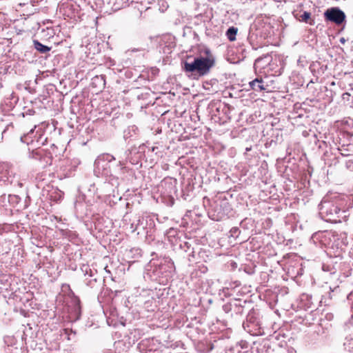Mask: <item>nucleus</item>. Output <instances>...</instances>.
<instances>
[{
  "mask_svg": "<svg viewBox=\"0 0 353 353\" xmlns=\"http://www.w3.org/2000/svg\"><path fill=\"white\" fill-rule=\"evenodd\" d=\"M351 205V199L347 195H326L319 205V214L327 222L341 223L347 220Z\"/></svg>",
  "mask_w": 353,
  "mask_h": 353,
  "instance_id": "f257e3e1",
  "label": "nucleus"
},
{
  "mask_svg": "<svg viewBox=\"0 0 353 353\" xmlns=\"http://www.w3.org/2000/svg\"><path fill=\"white\" fill-rule=\"evenodd\" d=\"M207 57H196L192 61H189L190 57L181 63L182 69L186 73L196 74L199 76H205L209 73L210 69L214 65V57L206 50Z\"/></svg>",
  "mask_w": 353,
  "mask_h": 353,
  "instance_id": "f03ea898",
  "label": "nucleus"
},
{
  "mask_svg": "<svg viewBox=\"0 0 353 353\" xmlns=\"http://www.w3.org/2000/svg\"><path fill=\"white\" fill-rule=\"evenodd\" d=\"M116 158L110 154H103L97 157L94 161V172L97 174H101L105 177H108L109 183L113 186H117L119 184V176L115 174H122L119 172V167L112 171L110 169V163L115 161Z\"/></svg>",
  "mask_w": 353,
  "mask_h": 353,
  "instance_id": "7ed1b4c3",
  "label": "nucleus"
},
{
  "mask_svg": "<svg viewBox=\"0 0 353 353\" xmlns=\"http://www.w3.org/2000/svg\"><path fill=\"white\" fill-rule=\"evenodd\" d=\"M324 17L326 21L333 22L336 25H341L345 19V14L339 8L334 7L325 10Z\"/></svg>",
  "mask_w": 353,
  "mask_h": 353,
  "instance_id": "20e7f679",
  "label": "nucleus"
},
{
  "mask_svg": "<svg viewBox=\"0 0 353 353\" xmlns=\"http://www.w3.org/2000/svg\"><path fill=\"white\" fill-rule=\"evenodd\" d=\"M159 272L165 277L172 276L173 273L175 272V266L172 260L169 257H163L161 259L159 264H157Z\"/></svg>",
  "mask_w": 353,
  "mask_h": 353,
  "instance_id": "39448f33",
  "label": "nucleus"
},
{
  "mask_svg": "<svg viewBox=\"0 0 353 353\" xmlns=\"http://www.w3.org/2000/svg\"><path fill=\"white\" fill-rule=\"evenodd\" d=\"M12 171L9 163L0 162V181L12 183Z\"/></svg>",
  "mask_w": 353,
  "mask_h": 353,
  "instance_id": "423d86ee",
  "label": "nucleus"
},
{
  "mask_svg": "<svg viewBox=\"0 0 353 353\" xmlns=\"http://www.w3.org/2000/svg\"><path fill=\"white\" fill-rule=\"evenodd\" d=\"M131 154V151L130 150H125L122 152L118 154L117 157L119 159V163L117 167H119V172L121 173H124L125 170V163L129 160L130 155Z\"/></svg>",
  "mask_w": 353,
  "mask_h": 353,
  "instance_id": "0eeeda50",
  "label": "nucleus"
},
{
  "mask_svg": "<svg viewBox=\"0 0 353 353\" xmlns=\"http://www.w3.org/2000/svg\"><path fill=\"white\" fill-rule=\"evenodd\" d=\"M252 90L256 92H261L267 90L268 85L264 82L262 78H256L249 83Z\"/></svg>",
  "mask_w": 353,
  "mask_h": 353,
  "instance_id": "6e6552de",
  "label": "nucleus"
},
{
  "mask_svg": "<svg viewBox=\"0 0 353 353\" xmlns=\"http://www.w3.org/2000/svg\"><path fill=\"white\" fill-rule=\"evenodd\" d=\"M92 87L97 88L100 90L104 88L105 85V76L97 75L92 79L91 83Z\"/></svg>",
  "mask_w": 353,
  "mask_h": 353,
  "instance_id": "1a4fd4ad",
  "label": "nucleus"
},
{
  "mask_svg": "<svg viewBox=\"0 0 353 353\" xmlns=\"http://www.w3.org/2000/svg\"><path fill=\"white\" fill-rule=\"evenodd\" d=\"M294 17L299 21L307 23L310 25L314 23V20L311 19V13L309 12L304 11L303 13H296Z\"/></svg>",
  "mask_w": 353,
  "mask_h": 353,
  "instance_id": "9d476101",
  "label": "nucleus"
},
{
  "mask_svg": "<svg viewBox=\"0 0 353 353\" xmlns=\"http://www.w3.org/2000/svg\"><path fill=\"white\" fill-rule=\"evenodd\" d=\"M6 198L8 199V203L12 206L17 205L21 200L20 197L15 194H9L8 196L4 194L0 198V200L5 199Z\"/></svg>",
  "mask_w": 353,
  "mask_h": 353,
  "instance_id": "9b49d317",
  "label": "nucleus"
},
{
  "mask_svg": "<svg viewBox=\"0 0 353 353\" xmlns=\"http://www.w3.org/2000/svg\"><path fill=\"white\" fill-rule=\"evenodd\" d=\"M33 44H34V48L37 51H39L40 53H46L51 50L50 47H48L47 46L42 44L41 42H39L37 40H34Z\"/></svg>",
  "mask_w": 353,
  "mask_h": 353,
  "instance_id": "f8f14e48",
  "label": "nucleus"
},
{
  "mask_svg": "<svg viewBox=\"0 0 353 353\" xmlns=\"http://www.w3.org/2000/svg\"><path fill=\"white\" fill-rule=\"evenodd\" d=\"M33 133H34V129L30 130V132L27 134H24L23 136L21 137V141L23 143H27L28 145H29V144L34 145V141L32 137Z\"/></svg>",
  "mask_w": 353,
  "mask_h": 353,
  "instance_id": "ddd939ff",
  "label": "nucleus"
},
{
  "mask_svg": "<svg viewBox=\"0 0 353 353\" xmlns=\"http://www.w3.org/2000/svg\"><path fill=\"white\" fill-rule=\"evenodd\" d=\"M238 32V28L234 26L230 27L226 31V36L229 41H234L236 39V36Z\"/></svg>",
  "mask_w": 353,
  "mask_h": 353,
  "instance_id": "4468645a",
  "label": "nucleus"
},
{
  "mask_svg": "<svg viewBox=\"0 0 353 353\" xmlns=\"http://www.w3.org/2000/svg\"><path fill=\"white\" fill-rule=\"evenodd\" d=\"M343 346L348 351L353 350V334H350L345 338Z\"/></svg>",
  "mask_w": 353,
  "mask_h": 353,
  "instance_id": "2eb2a0df",
  "label": "nucleus"
},
{
  "mask_svg": "<svg viewBox=\"0 0 353 353\" xmlns=\"http://www.w3.org/2000/svg\"><path fill=\"white\" fill-rule=\"evenodd\" d=\"M233 307H238L239 312H240V313L242 312V307H243L241 305H238L236 303H234V304L228 303H226V304L223 305V311L225 312L228 313L229 312H230L232 310Z\"/></svg>",
  "mask_w": 353,
  "mask_h": 353,
  "instance_id": "dca6fc26",
  "label": "nucleus"
},
{
  "mask_svg": "<svg viewBox=\"0 0 353 353\" xmlns=\"http://www.w3.org/2000/svg\"><path fill=\"white\" fill-rule=\"evenodd\" d=\"M321 68V63L319 61H314L310 65V70L314 75H317L321 73L319 69Z\"/></svg>",
  "mask_w": 353,
  "mask_h": 353,
  "instance_id": "f3484780",
  "label": "nucleus"
},
{
  "mask_svg": "<svg viewBox=\"0 0 353 353\" xmlns=\"http://www.w3.org/2000/svg\"><path fill=\"white\" fill-rule=\"evenodd\" d=\"M264 61V64L268 65L272 61V57L269 54H265L263 57H259L255 60V64L259 63Z\"/></svg>",
  "mask_w": 353,
  "mask_h": 353,
  "instance_id": "a211bd4d",
  "label": "nucleus"
},
{
  "mask_svg": "<svg viewBox=\"0 0 353 353\" xmlns=\"http://www.w3.org/2000/svg\"><path fill=\"white\" fill-rule=\"evenodd\" d=\"M97 281L98 279L94 276L93 277L86 278L85 280V284L92 288L96 286Z\"/></svg>",
  "mask_w": 353,
  "mask_h": 353,
  "instance_id": "6ab92c4d",
  "label": "nucleus"
},
{
  "mask_svg": "<svg viewBox=\"0 0 353 353\" xmlns=\"http://www.w3.org/2000/svg\"><path fill=\"white\" fill-rule=\"evenodd\" d=\"M81 270L83 272H85V275H88L89 277H93L94 276V274L92 273V270L89 268L88 265H83V267L81 268Z\"/></svg>",
  "mask_w": 353,
  "mask_h": 353,
  "instance_id": "aec40b11",
  "label": "nucleus"
},
{
  "mask_svg": "<svg viewBox=\"0 0 353 353\" xmlns=\"http://www.w3.org/2000/svg\"><path fill=\"white\" fill-rule=\"evenodd\" d=\"M41 150H33L32 152V157L35 159H39L41 155Z\"/></svg>",
  "mask_w": 353,
  "mask_h": 353,
  "instance_id": "412c9836",
  "label": "nucleus"
},
{
  "mask_svg": "<svg viewBox=\"0 0 353 353\" xmlns=\"http://www.w3.org/2000/svg\"><path fill=\"white\" fill-rule=\"evenodd\" d=\"M307 62L306 59L305 57H300L299 59L297 61L298 65L304 67L305 63Z\"/></svg>",
  "mask_w": 353,
  "mask_h": 353,
  "instance_id": "4be33fe9",
  "label": "nucleus"
},
{
  "mask_svg": "<svg viewBox=\"0 0 353 353\" xmlns=\"http://www.w3.org/2000/svg\"><path fill=\"white\" fill-rule=\"evenodd\" d=\"M180 246L185 250V252H188L191 248V244L189 242H184V243L181 244Z\"/></svg>",
  "mask_w": 353,
  "mask_h": 353,
  "instance_id": "5701e85b",
  "label": "nucleus"
},
{
  "mask_svg": "<svg viewBox=\"0 0 353 353\" xmlns=\"http://www.w3.org/2000/svg\"><path fill=\"white\" fill-rule=\"evenodd\" d=\"M230 233H231V235H232V236H234V235H236V234H239V228H236V227H234V228H232L230 230Z\"/></svg>",
  "mask_w": 353,
  "mask_h": 353,
  "instance_id": "b1692460",
  "label": "nucleus"
},
{
  "mask_svg": "<svg viewBox=\"0 0 353 353\" xmlns=\"http://www.w3.org/2000/svg\"><path fill=\"white\" fill-rule=\"evenodd\" d=\"M350 94L348 92H345L343 94L342 97L343 99H348Z\"/></svg>",
  "mask_w": 353,
  "mask_h": 353,
  "instance_id": "393cba45",
  "label": "nucleus"
},
{
  "mask_svg": "<svg viewBox=\"0 0 353 353\" xmlns=\"http://www.w3.org/2000/svg\"><path fill=\"white\" fill-rule=\"evenodd\" d=\"M223 105L222 111L226 112L229 110V107L226 104H223Z\"/></svg>",
  "mask_w": 353,
  "mask_h": 353,
  "instance_id": "a878e982",
  "label": "nucleus"
},
{
  "mask_svg": "<svg viewBox=\"0 0 353 353\" xmlns=\"http://www.w3.org/2000/svg\"><path fill=\"white\" fill-rule=\"evenodd\" d=\"M247 321H250V322H252V316H251L250 314H249L247 316Z\"/></svg>",
  "mask_w": 353,
  "mask_h": 353,
  "instance_id": "bb28decb",
  "label": "nucleus"
},
{
  "mask_svg": "<svg viewBox=\"0 0 353 353\" xmlns=\"http://www.w3.org/2000/svg\"><path fill=\"white\" fill-rule=\"evenodd\" d=\"M339 41L341 43L344 44L346 42V40L344 37H341L340 38Z\"/></svg>",
  "mask_w": 353,
  "mask_h": 353,
  "instance_id": "cd10ccee",
  "label": "nucleus"
},
{
  "mask_svg": "<svg viewBox=\"0 0 353 353\" xmlns=\"http://www.w3.org/2000/svg\"><path fill=\"white\" fill-rule=\"evenodd\" d=\"M323 271H327V270H328V267H327V266H326V265H323Z\"/></svg>",
  "mask_w": 353,
  "mask_h": 353,
  "instance_id": "c85d7f7f",
  "label": "nucleus"
},
{
  "mask_svg": "<svg viewBox=\"0 0 353 353\" xmlns=\"http://www.w3.org/2000/svg\"><path fill=\"white\" fill-rule=\"evenodd\" d=\"M77 310H78V315H77V316L76 318L77 319H78L79 318V316H80V309H79V307H77Z\"/></svg>",
  "mask_w": 353,
  "mask_h": 353,
  "instance_id": "c756f323",
  "label": "nucleus"
},
{
  "mask_svg": "<svg viewBox=\"0 0 353 353\" xmlns=\"http://www.w3.org/2000/svg\"><path fill=\"white\" fill-rule=\"evenodd\" d=\"M141 50H143V49H135V48H134V49L132 50V52H137V51H141Z\"/></svg>",
  "mask_w": 353,
  "mask_h": 353,
  "instance_id": "7c9ffc66",
  "label": "nucleus"
},
{
  "mask_svg": "<svg viewBox=\"0 0 353 353\" xmlns=\"http://www.w3.org/2000/svg\"><path fill=\"white\" fill-rule=\"evenodd\" d=\"M220 109H221V106L217 107V108H216V111H217V112H219Z\"/></svg>",
  "mask_w": 353,
  "mask_h": 353,
  "instance_id": "2f4dec72",
  "label": "nucleus"
},
{
  "mask_svg": "<svg viewBox=\"0 0 353 353\" xmlns=\"http://www.w3.org/2000/svg\"><path fill=\"white\" fill-rule=\"evenodd\" d=\"M39 139H37V141H36L37 145H39Z\"/></svg>",
  "mask_w": 353,
  "mask_h": 353,
  "instance_id": "473e14b6",
  "label": "nucleus"
},
{
  "mask_svg": "<svg viewBox=\"0 0 353 353\" xmlns=\"http://www.w3.org/2000/svg\"><path fill=\"white\" fill-rule=\"evenodd\" d=\"M193 253H194V251L192 250V254H190V255H192L193 256Z\"/></svg>",
  "mask_w": 353,
  "mask_h": 353,
  "instance_id": "72a5a7b5",
  "label": "nucleus"
}]
</instances>
